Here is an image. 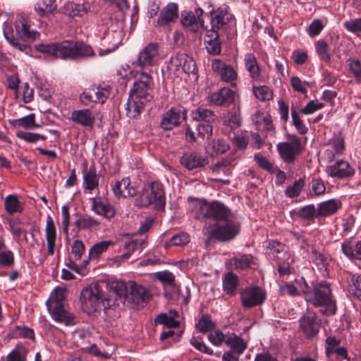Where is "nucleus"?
Listing matches in <instances>:
<instances>
[{"label": "nucleus", "instance_id": "4c0bfd02", "mask_svg": "<svg viewBox=\"0 0 361 361\" xmlns=\"http://www.w3.org/2000/svg\"><path fill=\"white\" fill-rule=\"evenodd\" d=\"M231 264L237 270H247L253 264V257L250 255H238L231 260Z\"/></svg>", "mask_w": 361, "mask_h": 361}, {"label": "nucleus", "instance_id": "6e6552de", "mask_svg": "<svg viewBox=\"0 0 361 361\" xmlns=\"http://www.w3.org/2000/svg\"><path fill=\"white\" fill-rule=\"evenodd\" d=\"M317 307L319 312L326 316L336 314V302L333 298L330 283L321 281L317 284Z\"/></svg>", "mask_w": 361, "mask_h": 361}, {"label": "nucleus", "instance_id": "9b49d317", "mask_svg": "<svg viewBox=\"0 0 361 361\" xmlns=\"http://www.w3.org/2000/svg\"><path fill=\"white\" fill-rule=\"evenodd\" d=\"M188 118L187 109L181 106L171 107L162 116L160 127L164 130H171L179 126Z\"/></svg>", "mask_w": 361, "mask_h": 361}, {"label": "nucleus", "instance_id": "5701e85b", "mask_svg": "<svg viewBox=\"0 0 361 361\" xmlns=\"http://www.w3.org/2000/svg\"><path fill=\"white\" fill-rule=\"evenodd\" d=\"M71 121L82 127L92 128L94 127L95 116L89 109L74 110L71 113Z\"/></svg>", "mask_w": 361, "mask_h": 361}, {"label": "nucleus", "instance_id": "412c9836", "mask_svg": "<svg viewBox=\"0 0 361 361\" xmlns=\"http://www.w3.org/2000/svg\"><path fill=\"white\" fill-rule=\"evenodd\" d=\"M332 177L338 178H348L355 174V169L348 161L340 159L331 165L328 169Z\"/></svg>", "mask_w": 361, "mask_h": 361}, {"label": "nucleus", "instance_id": "a211bd4d", "mask_svg": "<svg viewBox=\"0 0 361 361\" xmlns=\"http://www.w3.org/2000/svg\"><path fill=\"white\" fill-rule=\"evenodd\" d=\"M211 18V30L215 32L219 30H226L228 23L232 19L233 16L226 10L218 9L216 11H211L209 12Z\"/></svg>", "mask_w": 361, "mask_h": 361}, {"label": "nucleus", "instance_id": "c03bdc74", "mask_svg": "<svg viewBox=\"0 0 361 361\" xmlns=\"http://www.w3.org/2000/svg\"><path fill=\"white\" fill-rule=\"evenodd\" d=\"M349 292L361 300V274H351Z\"/></svg>", "mask_w": 361, "mask_h": 361}, {"label": "nucleus", "instance_id": "680f3d73", "mask_svg": "<svg viewBox=\"0 0 361 361\" xmlns=\"http://www.w3.org/2000/svg\"><path fill=\"white\" fill-rule=\"evenodd\" d=\"M317 55L320 59L329 63L331 61V56L328 50L327 43L324 41L317 42Z\"/></svg>", "mask_w": 361, "mask_h": 361}, {"label": "nucleus", "instance_id": "052dcab7", "mask_svg": "<svg viewBox=\"0 0 361 361\" xmlns=\"http://www.w3.org/2000/svg\"><path fill=\"white\" fill-rule=\"evenodd\" d=\"M254 159L259 165V166H260L262 169L271 173H275L276 167L274 166L273 164L270 163L266 157L262 156L259 154H257L255 155Z\"/></svg>", "mask_w": 361, "mask_h": 361}, {"label": "nucleus", "instance_id": "37998d69", "mask_svg": "<svg viewBox=\"0 0 361 361\" xmlns=\"http://www.w3.org/2000/svg\"><path fill=\"white\" fill-rule=\"evenodd\" d=\"M302 283L300 285V288L302 290L305 300L316 307V285L310 286L305 281L303 277L301 278Z\"/></svg>", "mask_w": 361, "mask_h": 361}, {"label": "nucleus", "instance_id": "393cba45", "mask_svg": "<svg viewBox=\"0 0 361 361\" xmlns=\"http://www.w3.org/2000/svg\"><path fill=\"white\" fill-rule=\"evenodd\" d=\"M205 44L207 52L209 54L216 56L221 51V42L219 33L214 30H208L205 36Z\"/></svg>", "mask_w": 361, "mask_h": 361}, {"label": "nucleus", "instance_id": "a19ab883", "mask_svg": "<svg viewBox=\"0 0 361 361\" xmlns=\"http://www.w3.org/2000/svg\"><path fill=\"white\" fill-rule=\"evenodd\" d=\"M92 89L97 103L104 104L111 94V87L105 83L100 84Z\"/></svg>", "mask_w": 361, "mask_h": 361}, {"label": "nucleus", "instance_id": "6ab92c4d", "mask_svg": "<svg viewBox=\"0 0 361 361\" xmlns=\"http://www.w3.org/2000/svg\"><path fill=\"white\" fill-rule=\"evenodd\" d=\"M208 159L197 152H184L181 159V164L189 171L201 168L208 164Z\"/></svg>", "mask_w": 361, "mask_h": 361}, {"label": "nucleus", "instance_id": "4be33fe9", "mask_svg": "<svg viewBox=\"0 0 361 361\" xmlns=\"http://www.w3.org/2000/svg\"><path fill=\"white\" fill-rule=\"evenodd\" d=\"M114 195L118 197L126 198L136 195V189L131 185L130 180L128 177L123 178L121 180H117L111 183Z\"/></svg>", "mask_w": 361, "mask_h": 361}, {"label": "nucleus", "instance_id": "864d4df0", "mask_svg": "<svg viewBox=\"0 0 361 361\" xmlns=\"http://www.w3.org/2000/svg\"><path fill=\"white\" fill-rule=\"evenodd\" d=\"M253 92L255 97L261 101H269L273 97L272 91L267 86L254 87Z\"/></svg>", "mask_w": 361, "mask_h": 361}, {"label": "nucleus", "instance_id": "9d476101", "mask_svg": "<svg viewBox=\"0 0 361 361\" xmlns=\"http://www.w3.org/2000/svg\"><path fill=\"white\" fill-rule=\"evenodd\" d=\"M159 59V44L153 42L148 44L140 51L133 64L141 69H147L156 66Z\"/></svg>", "mask_w": 361, "mask_h": 361}, {"label": "nucleus", "instance_id": "0eeeda50", "mask_svg": "<svg viewBox=\"0 0 361 361\" xmlns=\"http://www.w3.org/2000/svg\"><path fill=\"white\" fill-rule=\"evenodd\" d=\"M240 232V224L230 217L221 223L214 224L208 231L209 241L227 242L233 240Z\"/></svg>", "mask_w": 361, "mask_h": 361}, {"label": "nucleus", "instance_id": "20e7f679", "mask_svg": "<svg viewBox=\"0 0 361 361\" xmlns=\"http://www.w3.org/2000/svg\"><path fill=\"white\" fill-rule=\"evenodd\" d=\"M192 213L194 219L198 221L204 222L214 221L215 224L221 223L230 217H233L231 211L219 201L209 202L204 200L198 202Z\"/></svg>", "mask_w": 361, "mask_h": 361}, {"label": "nucleus", "instance_id": "de8ad7c7", "mask_svg": "<svg viewBox=\"0 0 361 361\" xmlns=\"http://www.w3.org/2000/svg\"><path fill=\"white\" fill-rule=\"evenodd\" d=\"M16 137L29 143H35L40 140L44 141L47 140V137L45 135L38 133L25 132L23 130H18L16 133Z\"/></svg>", "mask_w": 361, "mask_h": 361}, {"label": "nucleus", "instance_id": "bf43d9fd", "mask_svg": "<svg viewBox=\"0 0 361 361\" xmlns=\"http://www.w3.org/2000/svg\"><path fill=\"white\" fill-rule=\"evenodd\" d=\"M155 322L169 329L176 328L179 326V322L168 316L166 313L160 314L155 319Z\"/></svg>", "mask_w": 361, "mask_h": 361}, {"label": "nucleus", "instance_id": "3c124183", "mask_svg": "<svg viewBox=\"0 0 361 361\" xmlns=\"http://www.w3.org/2000/svg\"><path fill=\"white\" fill-rule=\"evenodd\" d=\"M343 27L348 32L361 38V18L345 21L343 23Z\"/></svg>", "mask_w": 361, "mask_h": 361}, {"label": "nucleus", "instance_id": "c756f323", "mask_svg": "<svg viewBox=\"0 0 361 361\" xmlns=\"http://www.w3.org/2000/svg\"><path fill=\"white\" fill-rule=\"evenodd\" d=\"M191 117L193 121L206 123H212L217 118L213 111L203 107H198L192 111Z\"/></svg>", "mask_w": 361, "mask_h": 361}, {"label": "nucleus", "instance_id": "473e14b6", "mask_svg": "<svg viewBox=\"0 0 361 361\" xmlns=\"http://www.w3.org/2000/svg\"><path fill=\"white\" fill-rule=\"evenodd\" d=\"M83 185L85 189L92 191L99 186V176L96 173L94 165L90 166L88 171L83 172Z\"/></svg>", "mask_w": 361, "mask_h": 361}, {"label": "nucleus", "instance_id": "4d7b16f0", "mask_svg": "<svg viewBox=\"0 0 361 361\" xmlns=\"http://www.w3.org/2000/svg\"><path fill=\"white\" fill-rule=\"evenodd\" d=\"M330 258L328 256L319 254L317 255V267L319 269L322 277L326 278L329 276V263Z\"/></svg>", "mask_w": 361, "mask_h": 361}, {"label": "nucleus", "instance_id": "09e8293b", "mask_svg": "<svg viewBox=\"0 0 361 361\" xmlns=\"http://www.w3.org/2000/svg\"><path fill=\"white\" fill-rule=\"evenodd\" d=\"M75 224L79 230H85L97 226L99 222L92 217L86 215L78 219Z\"/></svg>", "mask_w": 361, "mask_h": 361}, {"label": "nucleus", "instance_id": "f3484780", "mask_svg": "<svg viewBox=\"0 0 361 361\" xmlns=\"http://www.w3.org/2000/svg\"><path fill=\"white\" fill-rule=\"evenodd\" d=\"M212 68L224 82H232L237 79L238 73L235 69L220 59L212 60Z\"/></svg>", "mask_w": 361, "mask_h": 361}, {"label": "nucleus", "instance_id": "58836bf2", "mask_svg": "<svg viewBox=\"0 0 361 361\" xmlns=\"http://www.w3.org/2000/svg\"><path fill=\"white\" fill-rule=\"evenodd\" d=\"M66 289L63 288L58 287L55 288L49 298L47 300L46 305L47 307H54V305L56 306H61L64 305L63 301L66 299Z\"/></svg>", "mask_w": 361, "mask_h": 361}, {"label": "nucleus", "instance_id": "f257e3e1", "mask_svg": "<svg viewBox=\"0 0 361 361\" xmlns=\"http://www.w3.org/2000/svg\"><path fill=\"white\" fill-rule=\"evenodd\" d=\"M153 85L154 80L149 73L144 71L136 73L133 86L130 90L126 104V115L128 118H137L145 105L152 99Z\"/></svg>", "mask_w": 361, "mask_h": 361}, {"label": "nucleus", "instance_id": "bb28decb", "mask_svg": "<svg viewBox=\"0 0 361 361\" xmlns=\"http://www.w3.org/2000/svg\"><path fill=\"white\" fill-rule=\"evenodd\" d=\"M120 42L119 32L116 31L107 32L102 39V45L105 47L108 44L109 46L106 47L105 49H102L100 55L103 56L115 51L120 44Z\"/></svg>", "mask_w": 361, "mask_h": 361}, {"label": "nucleus", "instance_id": "49530a36", "mask_svg": "<svg viewBox=\"0 0 361 361\" xmlns=\"http://www.w3.org/2000/svg\"><path fill=\"white\" fill-rule=\"evenodd\" d=\"M190 242V236L185 233L174 235L164 244L165 248L170 246H184Z\"/></svg>", "mask_w": 361, "mask_h": 361}, {"label": "nucleus", "instance_id": "39448f33", "mask_svg": "<svg viewBox=\"0 0 361 361\" xmlns=\"http://www.w3.org/2000/svg\"><path fill=\"white\" fill-rule=\"evenodd\" d=\"M110 288L123 303L139 305L149 298L147 289L133 281H113Z\"/></svg>", "mask_w": 361, "mask_h": 361}, {"label": "nucleus", "instance_id": "79ce46f5", "mask_svg": "<svg viewBox=\"0 0 361 361\" xmlns=\"http://www.w3.org/2000/svg\"><path fill=\"white\" fill-rule=\"evenodd\" d=\"M27 350L22 343H18L6 357V361H26Z\"/></svg>", "mask_w": 361, "mask_h": 361}, {"label": "nucleus", "instance_id": "c9c22d12", "mask_svg": "<svg viewBox=\"0 0 361 361\" xmlns=\"http://www.w3.org/2000/svg\"><path fill=\"white\" fill-rule=\"evenodd\" d=\"M11 126L14 128H23L25 129H33L39 128V126L35 123V114H30L18 119L8 121Z\"/></svg>", "mask_w": 361, "mask_h": 361}, {"label": "nucleus", "instance_id": "338daca9", "mask_svg": "<svg viewBox=\"0 0 361 361\" xmlns=\"http://www.w3.org/2000/svg\"><path fill=\"white\" fill-rule=\"evenodd\" d=\"M190 344L197 350L205 354L212 355L214 354L213 350L207 346L201 338L192 337L190 341Z\"/></svg>", "mask_w": 361, "mask_h": 361}, {"label": "nucleus", "instance_id": "aec40b11", "mask_svg": "<svg viewBox=\"0 0 361 361\" xmlns=\"http://www.w3.org/2000/svg\"><path fill=\"white\" fill-rule=\"evenodd\" d=\"M48 312L51 314L52 319L66 326H72L75 324V317L65 308L64 305L56 306L47 308Z\"/></svg>", "mask_w": 361, "mask_h": 361}, {"label": "nucleus", "instance_id": "69168bd1", "mask_svg": "<svg viewBox=\"0 0 361 361\" xmlns=\"http://www.w3.org/2000/svg\"><path fill=\"white\" fill-rule=\"evenodd\" d=\"M157 279L166 285L174 286L175 276L169 271H163L156 273Z\"/></svg>", "mask_w": 361, "mask_h": 361}, {"label": "nucleus", "instance_id": "7ed1b4c3", "mask_svg": "<svg viewBox=\"0 0 361 361\" xmlns=\"http://www.w3.org/2000/svg\"><path fill=\"white\" fill-rule=\"evenodd\" d=\"M15 33L4 32L8 42L20 51L28 54L31 51L28 44L37 39L40 34L36 30H31L27 20L23 16H18L15 23Z\"/></svg>", "mask_w": 361, "mask_h": 361}, {"label": "nucleus", "instance_id": "774afa93", "mask_svg": "<svg viewBox=\"0 0 361 361\" xmlns=\"http://www.w3.org/2000/svg\"><path fill=\"white\" fill-rule=\"evenodd\" d=\"M212 123H200L197 126L198 135L202 138L209 139L212 135Z\"/></svg>", "mask_w": 361, "mask_h": 361}, {"label": "nucleus", "instance_id": "a18cd8bd", "mask_svg": "<svg viewBox=\"0 0 361 361\" xmlns=\"http://www.w3.org/2000/svg\"><path fill=\"white\" fill-rule=\"evenodd\" d=\"M111 244V241L106 240L94 244L89 250V258L92 259L99 257L103 252L107 250L109 246Z\"/></svg>", "mask_w": 361, "mask_h": 361}, {"label": "nucleus", "instance_id": "cd10ccee", "mask_svg": "<svg viewBox=\"0 0 361 361\" xmlns=\"http://www.w3.org/2000/svg\"><path fill=\"white\" fill-rule=\"evenodd\" d=\"M244 61L246 69L249 72L250 78L253 80H259L261 78V69L255 56L252 53L246 54L245 56Z\"/></svg>", "mask_w": 361, "mask_h": 361}, {"label": "nucleus", "instance_id": "4468645a", "mask_svg": "<svg viewBox=\"0 0 361 361\" xmlns=\"http://www.w3.org/2000/svg\"><path fill=\"white\" fill-rule=\"evenodd\" d=\"M242 305L251 308L261 305L266 299V293L259 286L247 287L240 293Z\"/></svg>", "mask_w": 361, "mask_h": 361}, {"label": "nucleus", "instance_id": "c85d7f7f", "mask_svg": "<svg viewBox=\"0 0 361 361\" xmlns=\"http://www.w3.org/2000/svg\"><path fill=\"white\" fill-rule=\"evenodd\" d=\"M226 345L231 348L228 350L229 352L239 356L242 355L247 348L246 342L235 334H232L226 338Z\"/></svg>", "mask_w": 361, "mask_h": 361}, {"label": "nucleus", "instance_id": "0e129e2a", "mask_svg": "<svg viewBox=\"0 0 361 361\" xmlns=\"http://www.w3.org/2000/svg\"><path fill=\"white\" fill-rule=\"evenodd\" d=\"M14 254L11 250L0 252V266L10 267L14 264Z\"/></svg>", "mask_w": 361, "mask_h": 361}, {"label": "nucleus", "instance_id": "13d9d810", "mask_svg": "<svg viewBox=\"0 0 361 361\" xmlns=\"http://www.w3.org/2000/svg\"><path fill=\"white\" fill-rule=\"evenodd\" d=\"M298 214L302 219L307 221L308 222H313L315 214L314 205H307L300 208L298 212Z\"/></svg>", "mask_w": 361, "mask_h": 361}, {"label": "nucleus", "instance_id": "72a5a7b5", "mask_svg": "<svg viewBox=\"0 0 361 361\" xmlns=\"http://www.w3.org/2000/svg\"><path fill=\"white\" fill-rule=\"evenodd\" d=\"M4 208L8 214L13 215L23 212V204L19 201L17 195H9L4 199Z\"/></svg>", "mask_w": 361, "mask_h": 361}, {"label": "nucleus", "instance_id": "2f4dec72", "mask_svg": "<svg viewBox=\"0 0 361 361\" xmlns=\"http://www.w3.org/2000/svg\"><path fill=\"white\" fill-rule=\"evenodd\" d=\"M341 250L348 258L361 260V241L357 243L354 248L353 241L350 239L345 240L341 245Z\"/></svg>", "mask_w": 361, "mask_h": 361}, {"label": "nucleus", "instance_id": "603ef678", "mask_svg": "<svg viewBox=\"0 0 361 361\" xmlns=\"http://www.w3.org/2000/svg\"><path fill=\"white\" fill-rule=\"evenodd\" d=\"M188 56L185 54H176L173 56L169 61V67L171 69H174L176 71H180L183 65L186 63Z\"/></svg>", "mask_w": 361, "mask_h": 361}, {"label": "nucleus", "instance_id": "f03ea898", "mask_svg": "<svg viewBox=\"0 0 361 361\" xmlns=\"http://www.w3.org/2000/svg\"><path fill=\"white\" fill-rule=\"evenodd\" d=\"M36 49L63 60L78 61L95 56L93 48L82 41L65 40L51 44H39Z\"/></svg>", "mask_w": 361, "mask_h": 361}, {"label": "nucleus", "instance_id": "b1692460", "mask_svg": "<svg viewBox=\"0 0 361 361\" xmlns=\"http://www.w3.org/2000/svg\"><path fill=\"white\" fill-rule=\"evenodd\" d=\"M92 210L106 219L115 216V209L109 203L103 202L101 198L94 197L92 200Z\"/></svg>", "mask_w": 361, "mask_h": 361}, {"label": "nucleus", "instance_id": "e2e57ef3", "mask_svg": "<svg viewBox=\"0 0 361 361\" xmlns=\"http://www.w3.org/2000/svg\"><path fill=\"white\" fill-rule=\"evenodd\" d=\"M85 250V246L82 240H75L73 241L71 246V253L73 255L75 260L80 259Z\"/></svg>", "mask_w": 361, "mask_h": 361}, {"label": "nucleus", "instance_id": "e433bc0d", "mask_svg": "<svg viewBox=\"0 0 361 361\" xmlns=\"http://www.w3.org/2000/svg\"><path fill=\"white\" fill-rule=\"evenodd\" d=\"M64 11L70 16H83L88 12V6L84 4H77L73 1L66 3Z\"/></svg>", "mask_w": 361, "mask_h": 361}, {"label": "nucleus", "instance_id": "1a4fd4ad", "mask_svg": "<svg viewBox=\"0 0 361 361\" xmlns=\"http://www.w3.org/2000/svg\"><path fill=\"white\" fill-rule=\"evenodd\" d=\"M80 300L84 309L88 312H96L104 305L106 298L99 286L84 288L80 294Z\"/></svg>", "mask_w": 361, "mask_h": 361}, {"label": "nucleus", "instance_id": "f8f14e48", "mask_svg": "<svg viewBox=\"0 0 361 361\" xmlns=\"http://www.w3.org/2000/svg\"><path fill=\"white\" fill-rule=\"evenodd\" d=\"M204 11L201 8L192 11H183L181 12L180 23L185 29L192 32H198L200 27H204V22L202 19Z\"/></svg>", "mask_w": 361, "mask_h": 361}, {"label": "nucleus", "instance_id": "ddd939ff", "mask_svg": "<svg viewBox=\"0 0 361 361\" xmlns=\"http://www.w3.org/2000/svg\"><path fill=\"white\" fill-rule=\"evenodd\" d=\"M178 16V5L173 2L169 3L160 10L156 26L165 30H171V25L177 21Z\"/></svg>", "mask_w": 361, "mask_h": 361}, {"label": "nucleus", "instance_id": "5fc2aeb1", "mask_svg": "<svg viewBox=\"0 0 361 361\" xmlns=\"http://www.w3.org/2000/svg\"><path fill=\"white\" fill-rule=\"evenodd\" d=\"M215 327V324L208 315H202L196 324V329L201 333L205 334Z\"/></svg>", "mask_w": 361, "mask_h": 361}, {"label": "nucleus", "instance_id": "8fccbe9b", "mask_svg": "<svg viewBox=\"0 0 361 361\" xmlns=\"http://www.w3.org/2000/svg\"><path fill=\"white\" fill-rule=\"evenodd\" d=\"M304 185V180L302 178H300L298 180H295L292 185H289L286 188L285 194L290 198L297 197L300 195Z\"/></svg>", "mask_w": 361, "mask_h": 361}, {"label": "nucleus", "instance_id": "f704fd0d", "mask_svg": "<svg viewBox=\"0 0 361 361\" xmlns=\"http://www.w3.org/2000/svg\"><path fill=\"white\" fill-rule=\"evenodd\" d=\"M238 283V277L236 274L231 271L226 273L223 277V288L224 292L229 295H235Z\"/></svg>", "mask_w": 361, "mask_h": 361}, {"label": "nucleus", "instance_id": "6e6d98bb", "mask_svg": "<svg viewBox=\"0 0 361 361\" xmlns=\"http://www.w3.org/2000/svg\"><path fill=\"white\" fill-rule=\"evenodd\" d=\"M229 336L225 335L219 329L214 330L208 335L209 341L216 346H220L223 343H226V338Z\"/></svg>", "mask_w": 361, "mask_h": 361}, {"label": "nucleus", "instance_id": "a878e982", "mask_svg": "<svg viewBox=\"0 0 361 361\" xmlns=\"http://www.w3.org/2000/svg\"><path fill=\"white\" fill-rule=\"evenodd\" d=\"M300 327L307 338H311L316 335V314L304 315L300 319Z\"/></svg>", "mask_w": 361, "mask_h": 361}, {"label": "nucleus", "instance_id": "7c9ffc66", "mask_svg": "<svg viewBox=\"0 0 361 361\" xmlns=\"http://www.w3.org/2000/svg\"><path fill=\"white\" fill-rule=\"evenodd\" d=\"M341 207L339 200H329L321 202L317 207V216H327L334 214Z\"/></svg>", "mask_w": 361, "mask_h": 361}, {"label": "nucleus", "instance_id": "ea45409f", "mask_svg": "<svg viewBox=\"0 0 361 361\" xmlns=\"http://www.w3.org/2000/svg\"><path fill=\"white\" fill-rule=\"evenodd\" d=\"M46 240L47 247L55 248L56 241V228L52 218L47 216L45 228Z\"/></svg>", "mask_w": 361, "mask_h": 361}, {"label": "nucleus", "instance_id": "2eb2a0df", "mask_svg": "<svg viewBox=\"0 0 361 361\" xmlns=\"http://www.w3.org/2000/svg\"><path fill=\"white\" fill-rule=\"evenodd\" d=\"M235 92L231 89L224 87L215 92H209L207 102L210 106H228L235 101Z\"/></svg>", "mask_w": 361, "mask_h": 361}, {"label": "nucleus", "instance_id": "dca6fc26", "mask_svg": "<svg viewBox=\"0 0 361 361\" xmlns=\"http://www.w3.org/2000/svg\"><path fill=\"white\" fill-rule=\"evenodd\" d=\"M276 148L282 159L285 162L291 163L294 161L296 155L300 154L301 145L296 138L291 142H279Z\"/></svg>", "mask_w": 361, "mask_h": 361}, {"label": "nucleus", "instance_id": "423d86ee", "mask_svg": "<svg viewBox=\"0 0 361 361\" xmlns=\"http://www.w3.org/2000/svg\"><path fill=\"white\" fill-rule=\"evenodd\" d=\"M136 205L141 208L152 205L157 211H164L166 197L162 184L159 181H152L145 185L136 199Z\"/></svg>", "mask_w": 361, "mask_h": 361}]
</instances>
